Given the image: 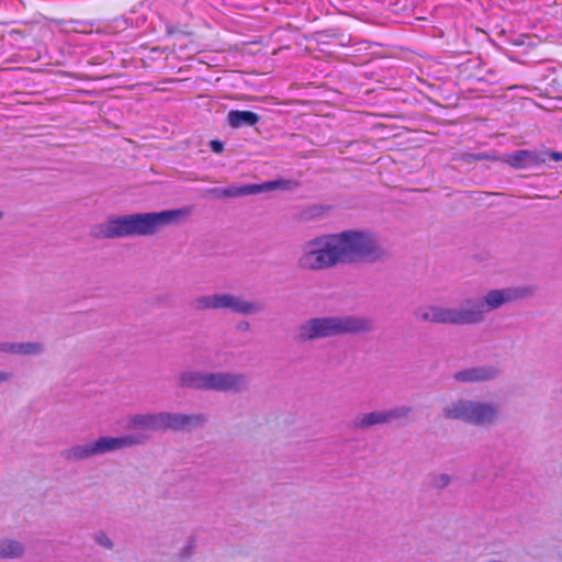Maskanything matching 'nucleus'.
I'll return each instance as SVG.
<instances>
[{
  "instance_id": "nucleus-1",
  "label": "nucleus",
  "mask_w": 562,
  "mask_h": 562,
  "mask_svg": "<svg viewBox=\"0 0 562 562\" xmlns=\"http://www.w3.org/2000/svg\"><path fill=\"white\" fill-rule=\"evenodd\" d=\"M390 258L378 235L370 229H346L315 237L303 246L297 267L321 271L338 265L378 263Z\"/></svg>"
},
{
  "instance_id": "nucleus-2",
  "label": "nucleus",
  "mask_w": 562,
  "mask_h": 562,
  "mask_svg": "<svg viewBox=\"0 0 562 562\" xmlns=\"http://www.w3.org/2000/svg\"><path fill=\"white\" fill-rule=\"evenodd\" d=\"M535 285L512 286L488 291L480 297H467L459 307L423 305L413 311L417 321L442 325H477L485 321V315L504 304L533 296Z\"/></svg>"
},
{
  "instance_id": "nucleus-3",
  "label": "nucleus",
  "mask_w": 562,
  "mask_h": 562,
  "mask_svg": "<svg viewBox=\"0 0 562 562\" xmlns=\"http://www.w3.org/2000/svg\"><path fill=\"white\" fill-rule=\"evenodd\" d=\"M186 214V210L175 209L110 216L104 223L94 227L93 234L95 237L105 239L154 236L162 228L178 223Z\"/></svg>"
},
{
  "instance_id": "nucleus-4",
  "label": "nucleus",
  "mask_w": 562,
  "mask_h": 562,
  "mask_svg": "<svg viewBox=\"0 0 562 562\" xmlns=\"http://www.w3.org/2000/svg\"><path fill=\"white\" fill-rule=\"evenodd\" d=\"M375 329L373 318L362 315L311 317L297 326L294 340L299 344L345 335H367Z\"/></svg>"
},
{
  "instance_id": "nucleus-5",
  "label": "nucleus",
  "mask_w": 562,
  "mask_h": 562,
  "mask_svg": "<svg viewBox=\"0 0 562 562\" xmlns=\"http://www.w3.org/2000/svg\"><path fill=\"white\" fill-rule=\"evenodd\" d=\"M249 378L239 372L182 371L178 376V386L195 391H215L241 393L248 390Z\"/></svg>"
},
{
  "instance_id": "nucleus-6",
  "label": "nucleus",
  "mask_w": 562,
  "mask_h": 562,
  "mask_svg": "<svg viewBox=\"0 0 562 562\" xmlns=\"http://www.w3.org/2000/svg\"><path fill=\"white\" fill-rule=\"evenodd\" d=\"M446 419L461 420L473 426H487L498 418V407L494 403L460 398L442 408Z\"/></svg>"
},
{
  "instance_id": "nucleus-7",
  "label": "nucleus",
  "mask_w": 562,
  "mask_h": 562,
  "mask_svg": "<svg viewBox=\"0 0 562 562\" xmlns=\"http://www.w3.org/2000/svg\"><path fill=\"white\" fill-rule=\"evenodd\" d=\"M149 437L145 434H130L122 437H100L95 441L72 446V459L85 460L95 456L122 450L127 447L144 445Z\"/></svg>"
},
{
  "instance_id": "nucleus-8",
  "label": "nucleus",
  "mask_w": 562,
  "mask_h": 562,
  "mask_svg": "<svg viewBox=\"0 0 562 562\" xmlns=\"http://www.w3.org/2000/svg\"><path fill=\"white\" fill-rule=\"evenodd\" d=\"M191 306L199 312L205 310H229L240 315L258 314L265 310L263 304L259 302L245 301L240 296L231 293L201 295L192 301Z\"/></svg>"
},
{
  "instance_id": "nucleus-9",
  "label": "nucleus",
  "mask_w": 562,
  "mask_h": 562,
  "mask_svg": "<svg viewBox=\"0 0 562 562\" xmlns=\"http://www.w3.org/2000/svg\"><path fill=\"white\" fill-rule=\"evenodd\" d=\"M413 411L412 406L398 405L385 411L359 413L352 419L350 427L355 430H367L376 425H387L395 420L406 419Z\"/></svg>"
},
{
  "instance_id": "nucleus-10",
  "label": "nucleus",
  "mask_w": 562,
  "mask_h": 562,
  "mask_svg": "<svg viewBox=\"0 0 562 562\" xmlns=\"http://www.w3.org/2000/svg\"><path fill=\"white\" fill-rule=\"evenodd\" d=\"M291 180L278 179L272 181H266L259 184H244L239 187H227V188H212L207 192L215 199L224 198H239L252 194H260L272 190H289L292 188Z\"/></svg>"
},
{
  "instance_id": "nucleus-11",
  "label": "nucleus",
  "mask_w": 562,
  "mask_h": 562,
  "mask_svg": "<svg viewBox=\"0 0 562 562\" xmlns=\"http://www.w3.org/2000/svg\"><path fill=\"white\" fill-rule=\"evenodd\" d=\"M167 431L192 432L203 429L209 423V416L205 413H172L166 412Z\"/></svg>"
},
{
  "instance_id": "nucleus-12",
  "label": "nucleus",
  "mask_w": 562,
  "mask_h": 562,
  "mask_svg": "<svg viewBox=\"0 0 562 562\" xmlns=\"http://www.w3.org/2000/svg\"><path fill=\"white\" fill-rule=\"evenodd\" d=\"M127 425L131 429L166 432V412L132 415Z\"/></svg>"
},
{
  "instance_id": "nucleus-13",
  "label": "nucleus",
  "mask_w": 562,
  "mask_h": 562,
  "mask_svg": "<svg viewBox=\"0 0 562 562\" xmlns=\"http://www.w3.org/2000/svg\"><path fill=\"white\" fill-rule=\"evenodd\" d=\"M501 370L494 366L472 367L454 373L453 379L459 383H476L495 380Z\"/></svg>"
},
{
  "instance_id": "nucleus-14",
  "label": "nucleus",
  "mask_w": 562,
  "mask_h": 562,
  "mask_svg": "<svg viewBox=\"0 0 562 562\" xmlns=\"http://www.w3.org/2000/svg\"><path fill=\"white\" fill-rule=\"evenodd\" d=\"M45 350L44 345L37 341L0 342V352L23 356H37Z\"/></svg>"
},
{
  "instance_id": "nucleus-15",
  "label": "nucleus",
  "mask_w": 562,
  "mask_h": 562,
  "mask_svg": "<svg viewBox=\"0 0 562 562\" xmlns=\"http://www.w3.org/2000/svg\"><path fill=\"white\" fill-rule=\"evenodd\" d=\"M260 121V115L252 111L231 110L227 114L228 125L233 128L255 126Z\"/></svg>"
},
{
  "instance_id": "nucleus-16",
  "label": "nucleus",
  "mask_w": 562,
  "mask_h": 562,
  "mask_svg": "<svg viewBox=\"0 0 562 562\" xmlns=\"http://www.w3.org/2000/svg\"><path fill=\"white\" fill-rule=\"evenodd\" d=\"M25 553V547L18 540L0 539V559H20Z\"/></svg>"
},
{
  "instance_id": "nucleus-17",
  "label": "nucleus",
  "mask_w": 562,
  "mask_h": 562,
  "mask_svg": "<svg viewBox=\"0 0 562 562\" xmlns=\"http://www.w3.org/2000/svg\"><path fill=\"white\" fill-rule=\"evenodd\" d=\"M525 156H528L527 149H519L510 154L507 161L514 168H527V157Z\"/></svg>"
},
{
  "instance_id": "nucleus-18",
  "label": "nucleus",
  "mask_w": 562,
  "mask_h": 562,
  "mask_svg": "<svg viewBox=\"0 0 562 562\" xmlns=\"http://www.w3.org/2000/svg\"><path fill=\"white\" fill-rule=\"evenodd\" d=\"M429 483L432 488H435L437 491H441V490L446 488L451 483V476L446 473L430 474Z\"/></svg>"
},
{
  "instance_id": "nucleus-19",
  "label": "nucleus",
  "mask_w": 562,
  "mask_h": 562,
  "mask_svg": "<svg viewBox=\"0 0 562 562\" xmlns=\"http://www.w3.org/2000/svg\"><path fill=\"white\" fill-rule=\"evenodd\" d=\"M527 167L544 164L548 159V150H527Z\"/></svg>"
},
{
  "instance_id": "nucleus-20",
  "label": "nucleus",
  "mask_w": 562,
  "mask_h": 562,
  "mask_svg": "<svg viewBox=\"0 0 562 562\" xmlns=\"http://www.w3.org/2000/svg\"><path fill=\"white\" fill-rule=\"evenodd\" d=\"M94 541L102 548L112 550L114 548L113 541L108 537L104 531H98L93 536Z\"/></svg>"
},
{
  "instance_id": "nucleus-21",
  "label": "nucleus",
  "mask_w": 562,
  "mask_h": 562,
  "mask_svg": "<svg viewBox=\"0 0 562 562\" xmlns=\"http://www.w3.org/2000/svg\"><path fill=\"white\" fill-rule=\"evenodd\" d=\"M488 159H492V157L485 153L468 154L465 161L470 162V161H480V160H488Z\"/></svg>"
},
{
  "instance_id": "nucleus-22",
  "label": "nucleus",
  "mask_w": 562,
  "mask_h": 562,
  "mask_svg": "<svg viewBox=\"0 0 562 562\" xmlns=\"http://www.w3.org/2000/svg\"><path fill=\"white\" fill-rule=\"evenodd\" d=\"M210 148L216 154H221L224 150V143L220 139H213L210 142Z\"/></svg>"
},
{
  "instance_id": "nucleus-23",
  "label": "nucleus",
  "mask_w": 562,
  "mask_h": 562,
  "mask_svg": "<svg viewBox=\"0 0 562 562\" xmlns=\"http://www.w3.org/2000/svg\"><path fill=\"white\" fill-rule=\"evenodd\" d=\"M236 329L239 331H248L250 329V323L248 321H240L236 325Z\"/></svg>"
},
{
  "instance_id": "nucleus-24",
  "label": "nucleus",
  "mask_w": 562,
  "mask_h": 562,
  "mask_svg": "<svg viewBox=\"0 0 562 562\" xmlns=\"http://www.w3.org/2000/svg\"><path fill=\"white\" fill-rule=\"evenodd\" d=\"M548 158L555 160V161H560V160H562V153L548 150Z\"/></svg>"
},
{
  "instance_id": "nucleus-25",
  "label": "nucleus",
  "mask_w": 562,
  "mask_h": 562,
  "mask_svg": "<svg viewBox=\"0 0 562 562\" xmlns=\"http://www.w3.org/2000/svg\"><path fill=\"white\" fill-rule=\"evenodd\" d=\"M11 378H12V373L5 372V371H0V383L9 381V380H11Z\"/></svg>"
},
{
  "instance_id": "nucleus-26",
  "label": "nucleus",
  "mask_w": 562,
  "mask_h": 562,
  "mask_svg": "<svg viewBox=\"0 0 562 562\" xmlns=\"http://www.w3.org/2000/svg\"><path fill=\"white\" fill-rule=\"evenodd\" d=\"M178 32V30L173 25H167V34L173 35Z\"/></svg>"
},
{
  "instance_id": "nucleus-27",
  "label": "nucleus",
  "mask_w": 562,
  "mask_h": 562,
  "mask_svg": "<svg viewBox=\"0 0 562 562\" xmlns=\"http://www.w3.org/2000/svg\"><path fill=\"white\" fill-rule=\"evenodd\" d=\"M74 23H75L76 25H72V32H76V33L85 32L83 30H79V27H78L79 25H81V23H80V22H78V21H72V24H74Z\"/></svg>"
},
{
  "instance_id": "nucleus-28",
  "label": "nucleus",
  "mask_w": 562,
  "mask_h": 562,
  "mask_svg": "<svg viewBox=\"0 0 562 562\" xmlns=\"http://www.w3.org/2000/svg\"><path fill=\"white\" fill-rule=\"evenodd\" d=\"M4 213L0 210V221L3 218Z\"/></svg>"
}]
</instances>
